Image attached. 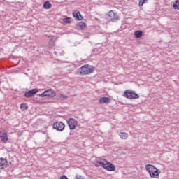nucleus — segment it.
Here are the masks:
<instances>
[{
  "instance_id": "nucleus-1",
  "label": "nucleus",
  "mask_w": 179,
  "mask_h": 179,
  "mask_svg": "<svg viewBox=\"0 0 179 179\" xmlns=\"http://www.w3.org/2000/svg\"><path fill=\"white\" fill-rule=\"evenodd\" d=\"M145 169L147 170L152 178H159L160 171H159V169L155 166L152 164H148L145 166Z\"/></svg>"
},
{
  "instance_id": "nucleus-2",
  "label": "nucleus",
  "mask_w": 179,
  "mask_h": 179,
  "mask_svg": "<svg viewBox=\"0 0 179 179\" xmlns=\"http://www.w3.org/2000/svg\"><path fill=\"white\" fill-rule=\"evenodd\" d=\"M94 71V67L85 64L78 69L79 75H90Z\"/></svg>"
},
{
  "instance_id": "nucleus-3",
  "label": "nucleus",
  "mask_w": 179,
  "mask_h": 179,
  "mask_svg": "<svg viewBox=\"0 0 179 179\" xmlns=\"http://www.w3.org/2000/svg\"><path fill=\"white\" fill-rule=\"evenodd\" d=\"M106 19L108 22H111L112 23H114L117 22V20H119L120 17H118V14L114 13L113 10H110L108 13Z\"/></svg>"
},
{
  "instance_id": "nucleus-4",
  "label": "nucleus",
  "mask_w": 179,
  "mask_h": 179,
  "mask_svg": "<svg viewBox=\"0 0 179 179\" xmlns=\"http://www.w3.org/2000/svg\"><path fill=\"white\" fill-rule=\"evenodd\" d=\"M103 162L104 165L103 169H104V170H106L107 171H115V166L113 163L106 159H103Z\"/></svg>"
},
{
  "instance_id": "nucleus-5",
  "label": "nucleus",
  "mask_w": 179,
  "mask_h": 179,
  "mask_svg": "<svg viewBox=\"0 0 179 179\" xmlns=\"http://www.w3.org/2000/svg\"><path fill=\"white\" fill-rule=\"evenodd\" d=\"M52 127H53V129H56V131H59V132L65 129V124L59 121H57L56 122H55Z\"/></svg>"
},
{
  "instance_id": "nucleus-6",
  "label": "nucleus",
  "mask_w": 179,
  "mask_h": 179,
  "mask_svg": "<svg viewBox=\"0 0 179 179\" xmlns=\"http://www.w3.org/2000/svg\"><path fill=\"white\" fill-rule=\"evenodd\" d=\"M67 124L70 129H75L78 127V120L74 118H69Z\"/></svg>"
},
{
  "instance_id": "nucleus-7",
  "label": "nucleus",
  "mask_w": 179,
  "mask_h": 179,
  "mask_svg": "<svg viewBox=\"0 0 179 179\" xmlns=\"http://www.w3.org/2000/svg\"><path fill=\"white\" fill-rule=\"evenodd\" d=\"M0 139L3 143H6V142H8V134L5 130L0 131Z\"/></svg>"
},
{
  "instance_id": "nucleus-8",
  "label": "nucleus",
  "mask_w": 179,
  "mask_h": 179,
  "mask_svg": "<svg viewBox=\"0 0 179 179\" xmlns=\"http://www.w3.org/2000/svg\"><path fill=\"white\" fill-rule=\"evenodd\" d=\"M38 92V90L37 88H34L32 90H30L29 92H25L24 97H32V96H34L36 93Z\"/></svg>"
},
{
  "instance_id": "nucleus-9",
  "label": "nucleus",
  "mask_w": 179,
  "mask_h": 179,
  "mask_svg": "<svg viewBox=\"0 0 179 179\" xmlns=\"http://www.w3.org/2000/svg\"><path fill=\"white\" fill-rule=\"evenodd\" d=\"M99 104H110L111 99L107 96L101 97L99 101Z\"/></svg>"
},
{
  "instance_id": "nucleus-10",
  "label": "nucleus",
  "mask_w": 179,
  "mask_h": 179,
  "mask_svg": "<svg viewBox=\"0 0 179 179\" xmlns=\"http://www.w3.org/2000/svg\"><path fill=\"white\" fill-rule=\"evenodd\" d=\"M8 167V160L3 157L0 158V169Z\"/></svg>"
},
{
  "instance_id": "nucleus-11",
  "label": "nucleus",
  "mask_w": 179,
  "mask_h": 179,
  "mask_svg": "<svg viewBox=\"0 0 179 179\" xmlns=\"http://www.w3.org/2000/svg\"><path fill=\"white\" fill-rule=\"evenodd\" d=\"M45 97H55V91L52 89L45 90Z\"/></svg>"
},
{
  "instance_id": "nucleus-12",
  "label": "nucleus",
  "mask_w": 179,
  "mask_h": 179,
  "mask_svg": "<svg viewBox=\"0 0 179 179\" xmlns=\"http://www.w3.org/2000/svg\"><path fill=\"white\" fill-rule=\"evenodd\" d=\"M124 97H126V99H132V91L129 90H125L124 93Z\"/></svg>"
},
{
  "instance_id": "nucleus-13",
  "label": "nucleus",
  "mask_w": 179,
  "mask_h": 179,
  "mask_svg": "<svg viewBox=\"0 0 179 179\" xmlns=\"http://www.w3.org/2000/svg\"><path fill=\"white\" fill-rule=\"evenodd\" d=\"M73 17H76L77 20H82V19H83V17L82 16V15H80V13L79 11H76L73 13Z\"/></svg>"
},
{
  "instance_id": "nucleus-14",
  "label": "nucleus",
  "mask_w": 179,
  "mask_h": 179,
  "mask_svg": "<svg viewBox=\"0 0 179 179\" xmlns=\"http://www.w3.org/2000/svg\"><path fill=\"white\" fill-rule=\"evenodd\" d=\"M55 40H57V38L52 37L48 42V48H52L55 45Z\"/></svg>"
},
{
  "instance_id": "nucleus-15",
  "label": "nucleus",
  "mask_w": 179,
  "mask_h": 179,
  "mask_svg": "<svg viewBox=\"0 0 179 179\" xmlns=\"http://www.w3.org/2000/svg\"><path fill=\"white\" fill-rule=\"evenodd\" d=\"M134 36L135 37H136V38H141V37H142V36H143V32H142V31H136L134 32Z\"/></svg>"
},
{
  "instance_id": "nucleus-16",
  "label": "nucleus",
  "mask_w": 179,
  "mask_h": 179,
  "mask_svg": "<svg viewBox=\"0 0 179 179\" xmlns=\"http://www.w3.org/2000/svg\"><path fill=\"white\" fill-rule=\"evenodd\" d=\"M173 8L175 9V10H179V0H176L173 4Z\"/></svg>"
},
{
  "instance_id": "nucleus-17",
  "label": "nucleus",
  "mask_w": 179,
  "mask_h": 179,
  "mask_svg": "<svg viewBox=\"0 0 179 179\" xmlns=\"http://www.w3.org/2000/svg\"><path fill=\"white\" fill-rule=\"evenodd\" d=\"M119 135L121 139H128V134L125 132H120Z\"/></svg>"
},
{
  "instance_id": "nucleus-18",
  "label": "nucleus",
  "mask_w": 179,
  "mask_h": 179,
  "mask_svg": "<svg viewBox=\"0 0 179 179\" xmlns=\"http://www.w3.org/2000/svg\"><path fill=\"white\" fill-rule=\"evenodd\" d=\"M96 167H100L102 166L103 168L104 167V159H103L102 161H98L96 162L95 164Z\"/></svg>"
},
{
  "instance_id": "nucleus-19",
  "label": "nucleus",
  "mask_w": 179,
  "mask_h": 179,
  "mask_svg": "<svg viewBox=\"0 0 179 179\" xmlns=\"http://www.w3.org/2000/svg\"><path fill=\"white\" fill-rule=\"evenodd\" d=\"M20 108H21L22 111H24V110H27V108H29V107L27 106V104H26V103H21Z\"/></svg>"
},
{
  "instance_id": "nucleus-20",
  "label": "nucleus",
  "mask_w": 179,
  "mask_h": 179,
  "mask_svg": "<svg viewBox=\"0 0 179 179\" xmlns=\"http://www.w3.org/2000/svg\"><path fill=\"white\" fill-rule=\"evenodd\" d=\"M52 8V4L50 1H45V9H51Z\"/></svg>"
},
{
  "instance_id": "nucleus-21",
  "label": "nucleus",
  "mask_w": 179,
  "mask_h": 179,
  "mask_svg": "<svg viewBox=\"0 0 179 179\" xmlns=\"http://www.w3.org/2000/svg\"><path fill=\"white\" fill-rule=\"evenodd\" d=\"M131 99H139V95L135 91H131Z\"/></svg>"
},
{
  "instance_id": "nucleus-22",
  "label": "nucleus",
  "mask_w": 179,
  "mask_h": 179,
  "mask_svg": "<svg viewBox=\"0 0 179 179\" xmlns=\"http://www.w3.org/2000/svg\"><path fill=\"white\" fill-rule=\"evenodd\" d=\"M145 3H148V0H139L138 6H143Z\"/></svg>"
},
{
  "instance_id": "nucleus-23",
  "label": "nucleus",
  "mask_w": 179,
  "mask_h": 179,
  "mask_svg": "<svg viewBox=\"0 0 179 179\" xmlns=\"http://www.w3.org/2000/svg\"><path fill=\"white\" fill-rule=\"evenodd\" d=\"M78 26L80 27L81 30H83V29L86 27V24L85 22H80L78 24Z\"/></svg>"
},
{
  "instance_id": "nucleus-24",
  "label": "nucleus",
  "mask_w": 179,
  "mask_h": 179,
  "mask_svg": "<svg viewBox=\"0 0 179 179\" xmlns=\"http://www.w3.org/2000/svg\"><path fill=\"white\" fill-rule=\"evenodd\" d=\"M71 20H72V18L71 17H66L63 20V22L64 23H67V24H69L71 23Z\"/></svg>"
},
{
  "instance_id": "nucleus-25",
  "label": "nucleus",
  "mask_w": 179,
  "mask_h": 179,
  "mask_svg": "<svg viewBox=\"0 0 179 179\" xmlns=\"http://www.w3.org/2000/svg\"><path fill=\"white\" fill-rule=\"evenodd\" d=\"M60 99H62V100H66V99H68V96H66V95L64 94H60Z\"/></svg>"
},
{
  "instance_id": "nucleus-26",
  "label": "nucleus",
  "mask_w": 179,
  "mask_h": 179,
  "mask_svg": "<svg viewBox=\"0 0 179 179\" xmlns=\"http://www.w3.org/2000/svg\"><path fill=\"white\" fill-rule=\"evenodd\" d=\"M75 179H85V178H83V176L77 175V176L75 177Z\"/></svg>"
},
{
  "instance_id": "nucleus-27",
  "label": "nucleus",
  "mask_w": 179,
  "mask_h": 179,
  "mask_svg": "<svg viewBox=\"0 0 179 179\" xmlns=\"http://www.w3.org/2000/svg\"><path fill=\"white\" fill-rule=\"evenodd\" d=\"M41 97H45V91H44L42 94H40Z\"/></svg>"
},
{
  "instance_id": "nucleus-28",
  "label": "nucleus",
  "mask_w": 179,
  "mask_h": 179,
  "mask_svg": "<svg viewBox=\"0 0 179 179\" xmlns=\"http://www.w3.org/2000/svg\"><path fill=\"white\" fill-rule=\"evenodd\" d=\"M43 8L45 9V2L43 3Z\"/></svg>"
},
{
  "instance_id": "nucleus-29",
  "label": "nucleus",
  "mask_w": 179,
  "mask_h": 179,
  "mask_svg": "<svg viewBox=\"0 0 179 179\" xmlns=\"http://www.w3.org/2000/svg\"><path fill=\"white\" fill-rule=\"evenodd\" d=\"M64 54V51H62V53H60V55H63Z\"/></svg>"
},
{
  "instance_id": "nucleus-30",
  "label": "nucleus",
  "mask_w": 179,
  "mask_h": 179,
  "mask_svg": "<svg viewBox=\"0 0 179 179\" xmlns=\"http://www.w3.org/2000/svg\"><path fill=\"white\" fill-rule=\"evenodd\" d=\"M54 54H55V55H57V51H55V52H54Z\"/></svg>"
},
{
  "instance_id": "nucleus-31",
  "label": "nucleus",
  "mask_w": 179,
  "mask_h": 179,
  "mask_svg": "<svg viewBox=\"0 0 179 179\" xmlns=\"http://www.w3.org/2000/svg\"><path fill=\"white\" fill-rule=\"evenodd\" d=\"M3 1H6V0H3Z\"/></svg>"
}]
</instances>
